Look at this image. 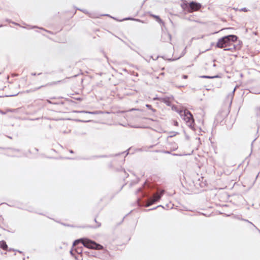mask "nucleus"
<instances>
[{
  "mask_svg": "<svg viewBox=\"0 0 260 260\" xmlns=\"http://www.w3.org/2000/svg\"><path fill=\"white\" fill-rule=\"evenodd\" d=\"M153 188V185L151 183H148L147 181L144 183L143 188L139 187L136 191V194L141 192L143 198L146 199L143 201V204H146V207H149L152 204L159 202L164 193V190H161L157 194H155L152 196L150 195V191Z\"/></svg>",
  "mask_w": 260,
  "mask_h": 260,
  "instance_id": "1",
  "label": "nucleus"
},
{
  "mask_svg": "<svg viewBox=\"0 0 260 260\" xmlns=\"http://www.w3.org/2000/svg\"><path fill=\"white\" fill-rule=\"evenodd\" d=\"M238 37L235 35L224 36L218 39L215 45L218 48H224V51H233L235 50L236 46L233 43L237 41Z\"/></svg>",
  "mask_w": 260,
  "mask_h": 260,
  "instance_id": "2",
  "label": "nucleus"
},
{
  "mask_svg": "<svg viewBox=\"0 0 260 260\" xmlns=\"http://www.w3.org/2000/svg\"><path fill=\"white\" fill-rule=\"evenodd\" d=\"M81 243L84 247L88 249H98L103 248V245L87 238H82L74 241L73 244Z\"/></svg>",
  "mask_w": 260,
  "mask_h": 260,
  "instance_id": "3",
  "label": "nucleus"
},
{
  "mask_svg": "<svg viewBox=\"0 0 260 260\" xmlns=\"http://www.w3.org/2000/svg\"><path fill=\"white\" fill-rule=\"evenodd\" d=\"M182 118L186 122L187 125L192 131H195V123L193 115L188 110H185Z\"/></svg>",
  "mask_w": 260,
  "mask_h": 260,
  "instance_id": "4",
  "label": "nucleus"
},
{
  "mask_svg": "<svg viewBox=\"0 0 260 260\" xmlns=\"http://www.w3.org/2000/svg\"><path fill=\"white\" fill-rule=\"evenodd\" d=\"M181 7L183 9L190 12L200 9L202 7V5L194 1H190L189 3L185 2L181 5Z\"/></svg>",
  "mask_w": 260,
  "mask_h": 260,
  "instance_id": "5",
  "label": "nucleus"
},
{
  "mask_svg": "<svg viewBox=\"0 0 260 260\" xmlns=\"http://www.w3.org/2000/svg\"><path fill=\"white\" fill-rule=\"evenodd\" d=\"M97 250H100L101 251L100 252L99 258L101 259H108L110 254L109 252L107 249L105 248L103 246V248H98Z\"/></svg>",
  "mask_w": 260,
  "mask_h": 260,
  "instance_id": "6",
  "label": "nucleus"
},
{
  "mask_svg": "<svg viewBox=\"0 0 260 260\" xmlns=\"http://www.w3.org/2000/svg\"><path fill=\"white\" fill-rule=\"evenodd\" d=\"M174 99V96L171 95L170 96H165L164 98H159L158 100L161 102L165 103L168 106H171V101Z\"/></svg>",
  "mask_w": 260,
  "mask_h": 260,
  "instance_id": "7",
  "label": "nucleus"
},
{
  "mask_svg": "<svg viewBox=\"0 0 260 260\" xmlns=\"http://www.w3.org/2000/svg\"><path fill=\"white\" fill-rule=\"evenodd\" d=\"M171 35L167 32H163L161 34V40L164 42H169L171 40Z\"/></svg>",
  "mask_w": 260,
  "mask_h": 260,
  "instance_id": "8",
  "label": "nucleus"
},
{
  "mask_svg": "<svg viewBox=\"0 0 260 260\" xmlns=\"http://www.w3.org/2000/svg\"><path fill=\"white\" fill-rule=\"evenodd\" d=\"M0 248L4 250H6L8 249V245L5 241L2 240L0 241Z\"/></svg>",
  "mask_w": 260,
  "mask_h": 260,
  "instance_id": "9",
  "label": "nucleus"
},
{
  "mask_svg": "<svg viewBox=\"0 0 260 260\" xmlns=\"http://www.w3.org/2000/svg\"><path fill=\"white\" fill-rule=\"evenodd\" d=\"M107 157L108 156L107 155H92L89 157V158H86V159H94L95 158H105Z\"/></svg>",
  "mask_w": 260,
  "mask_h": 260,
  "instance_id": "10",
  "label": "nucleus"
},
{
  "mask_svg": "<svg viewBox=\"0 0 260 260\" xmlns=\"http://www.w3.org/2000/svg\"><path fill=\"white\" fill-rule=\"evenodd\" d=\"M151 16L154 18L155 19V20L160 24H162V25L165 24L164 21L162 20V19L160 18L159 16L155 15L154 14H151Z\"/></svg>",
  "mask_w": 260,
  "mask_h": 260,
  "instance_id": "11",
  "label": "nucleus"
},
{
  "mask_svg": "<svg viewBox=\"0 0 260 260\" xmlns=\"http://www.w3.org/2000/svg\"><path fill=\"white\" fill-rule=\"evenodd\" d=\"M124 20H134V21H138V22L142 21V20H141L139 19L134 18L132 17H128L124 18L122 19V20H119V21H124Z\"/></svg>",
  "mask_w": 260,
  "mask_h": 260,
  "instance_id": "12",
  "label": "nucleus"
},
{
  "mask_svg": "<svg viewBox=\"0 0 260 260\" xmlns=\"http://www.w3.org/2000/svg\"><path fill=\"white\" fill-rule=\"evenodd\" d=\"M75 252L78 254H81L82 256H83L84 250L82 247L77 248L75 249Z\"/></svg>",
  "mask_w": 260,
  "mask_h": 260,
  "instance_id": "13",
  "label": "nucleus"
},
{
  "mask_svg": "<svg viewBox=\"0 0 260 260\" xmlns=\"http://www.w3.org/2000/svg\"><path fill=\"white\" fill-rule=\"evenodd\" d=\"M77 112L88 113V114H94V115L97 114L98 113V111H77Z\"/></svg>",
  "mask_w": 260,
  "mask_h": 260,
  "instance_id": "14",
  "label": "nucleus"
},
{
  "mask_svg": "<svg viewBox=\"0 0 260 260\" xmlns=\"http://www.w3.org/2000/svg\"><path fill=\"white\" fill-rule=\"evenodd\" d=\"M91 256L99 258V257H100V252L92 251L91 253Z\"/></svg>",
  "mask_w": 260,
  "mask_h": 260,
  "instance_id": "15",
  "label": "nucleus"
},
{
  "mask_svg": "<svg viewBox=\"0 0 260 260\" xmlns=\"http://www.w3.org/2000/svg\"><path fill=\"white\" fill-rule=\"evenodd\" d=\"M159 207H161L162 208H163L164 209H167L168 208H169V204H166V207H164L162 206V205H159L158 206H157L155 208H151V209H149V210H154L155 209H156V208H158Z\"/></svg>",
  "mask_w": 260,
  "mask_h": 260,
  "instance_id": "16",
  "label": "nucleus"
},
{
  "mask_svg": "<svg viewBox=\"0 0 260 260\" xmlns=\"http://www.w3.org/2000/svg\"><path fill=\"white\" fill-rule=\"evenodd\" d=\"M176 112H177L179 115L180 116H181V117L182 118V117L183 116V115H184V113H185V110H178L177 111H176Z\"/></svg>",
  "mask_w": 260,
  "mask_h": 260,
  "instance_id": "17",
  "label": "nucleus"
},
{
  "mask_svg": "<svg viewBox=\"0 0 260 260\" xmlns=\"http://www.w3.org/2000/svg\"><path fill=\"white\" fill-rule=\"evenodd\" d=\"M146 107L148 109H149L151 110L152 112H156V109H153V108H152V106H151V105H150V104H146Z\"/></svg>",
  "mask_w": 260,
  "mask_h": 260,
  "instance_id": "18",
  "label": "nucleus"
},
{
  "mask_svg": "<svg viewBox=\"0 0 260 260\" xmlns=\"http://www.w3.org/2000/svg\"><path fill=\"white\" fill-rule=\"evenodd\" d=\"M200 78L205 79H213V76L202 75L200 76Z\"/></svg>",
  "mask_w": 260,
  "mask_h": 260,
  "instance_id": "19",
  "label": "nucleus"
},
{
  "mask_svg": "<svg viewBox=\"0 0 260 260\" xmlns=\"http://www.w3.org/2000/svg\"><path fill=\"white\" fill-rule=\"evenodd\" d=\"M91 251H84L83 255H85V256H91Z\"/></svg>",
  "mask_w": 260,
  "mask_h": 260,
  "instance_id": "20",
  "label": "nucleus"
},
{
  "mask_svg": "<svg viewBox=\"0 0 260 260\" xmlns=\"http://www.w3.org/2000/svg\"><path fill=\"white\" fill-rule=\"evenodd\" d=\"M170 133L171 134V135L169 136V137H170V138H172L179 134L178 132H170Z\"/></svg>",
  "mask_w": 260,
  "mask_h": 260,
  "instance_id": "21",
  "label": "nucleus"
},
{
  "mask_svg": "<svg viewBox=\"0 0 260 260\" xmlns=\"http://www.w3.org/2000/svg\"><path fill=\"white\" fill-rule=\"evenodd\" d=\"M172 110H173V111H177V110H178L177 107L175 105H172Z\"/></svg>",
  "mask_w": 260,
  "mask_h": 260,
  "instance_id": "22",
  "label": "nucleus"
},
{
  "mask_svg": "<svg viewBox=\"0 0 260 260\" xmlns=\"http://www.w3.org/2000/svg\"><path fill=\"white\" fill-rule=\"evenodd\" d=\"M128 150H129V149H127L126 151H123V152H122V153H118V154H116L115 155V156H118V155H120V154H124V153H125V152H126V154H125V156H126V155L128 154Z\"/></svg>",
  "mask_w": 260,
  "mask_h": 260,
  "instance_id": "23",
  "label": "nucleus"
},
{
  "mask_svg": "<svg viewBox=\"0 0 260 260\" xmlns=\"http://www.w3.org/2000/svg\"><path fill=\"white\" fill-rule=\"evenodd\" d=\"M241 220H243V221H246V222H248V223H249L251 224V225H253V224H253V223H252L251 221H249V220H247V219H245L242 218V219H241Z\"/></svg>",
  "mask_w": 260,
  "mask_h": 260,
  "instance_id": "24",
  "label": "nucleus"
},
{
  "mask_svg": "<svg viewBox=\"0 0 260 260\" xmlns=\"http://www.w3.org/2000/svg\"><path fill=\"white\" fill-rule=\"evenodd\" d=\"M78 10L83 12L85 14H88V11L86 10H85V9H77Z\"/></svg>",
  "mask_w": 260,
  "mask_h": 260,
  "instance_id": "25",
  "label": "nucleus"
},
{
  "mask_svg": "<svg viewBox=\"0 0 260 260\" xmlns=\"http://www.w3.org/2000/svg\"><path fill=\"white\" fill-rule=\"evenodd\" d=\"M102 16H109V17H110L112 18L113 19H115V20H117V19L116 18H115V17H112V16H110V15H109V14H104V15H102Z\"/></svg>",
  "mask_w": 260,
  "mask_h": 260,
  "instance_id": "26",
  "label": "nucleus"
},
{
  "mask_svg": "<svg viewBox=\"0 0 260 260\" xmlns=\"http://www.w3.org/2000/svg\"><path fill=\"white\" fill-rule=\"evenodd\" d=\"M70 254H71L72 256L75 257L76 258V257L75 256V255L74 254V253L73 252V250H70Z\"/></svg>",
  "mask_w": 260,
  "mask_h": 260,
  "instance_id": "27",
  "label": "nucleus"
},
{
  "mask_svg": "<svg viewBox=\"0 0 260 260\" xmlns=\"http://www.w3.org/2000/svg\"><path fill=\"white\" fill-rule=\"evenodd\" d=\"M7 251H16V249H14V248H9L8 247V249L7 250Z\"/></svg>",
  "mask_w": 260,
  "mask_h": 260,
  "instance_id": "28",
  "label": "nucleus"
},
{
  "mask_svg": "<svg viewBox=\"0 0 260 260\" xmlns=\"http://www.w3.org/2000/svg\"><path fill=\"white\" fill-rule=\"evenodd\" d=\"M38 28V26H32V27H31V28ZM39 28H40V29H42V30H45V31H46L45 29H44V28H43L42 27H39Z\"/></svg>",
  "mask_w": 260,
  "mask_h": 260,
  "instance_id": "29",
  "label": "nucleus"
},
{
  "mask_svg": "<svg viewBox=\"0 0 260 260\" xmlns=\"http://www.w3.org/2000/svg\"><path fill=\"white\" fill-rule=\"evenodd\" d=\"M220 77H221V76L219 75H215V76H213V79L217 78H220Z\"/></svg>",
  "mask_w": 260,
  "mask_h": 260,
  "instance_id": "30",
  "label": "nucleus"
},
{
  "mask_svg": "<svg viewBox=\"0 0 260 260\" xmlns=\"http://www.w3.org/2000/svg\"><path fill=\"white\" fill-rule=\"evenodd\" d=\"M188 75H182V78H183V79H187V78H188Z\"/></svg>",
  "mask_w": 260,
  "mask_h": 260,
  "instance_id": "31",
  "label": "nucleus"
},
{
  "mask_svg": "<svg viewBox=\"0 0 260 260\" xmlns=\"http://www.w3.org/2000/svg\"><path fill=\"white\" fill-rule=\"evenodd\" d=\"M94 221L98 224V227H100L101 225V223L98 222L96 218H94Z\"/></svg>",
  "mask_w": 260,
  "mask_h": 260,
  "instance_id": "32",
  "label": "nucleus"
},
{
  "mask_svg": "<svg viewBox=\"0 0 260 260\" xmlns=\"http://www.w3.org/2000/svg\"><path fill=\"white\" fill-rule=\"evenodd\" d=\"M253 226L260 233V230L257 228L254 224H253Z\"/></svg>",
  "mask_w": 260,
  "mask_h": 260,
  "instance_id": "33",
  "label": "nucleus"
},
{
  "mask_svg": "<svg viewBox=\"0 0 260 260\" xmlns=\"http://www.w3.org/2000/svg\"><path fill=\"white\" fill-rule=\"evenodd\" d=\"M253 226L260 233V230L257 228L254 224H253Z\"/></svg>",
  "mask_w": 260,
  "mask_h": 260,
  "instance_id": "34",
  "label": "nucleus"
},
{
  "mask_svg": "<svg viewBox=\"0 0 260 260\" xmlns=\"http://www.w3.org/2000/svg\"><path fill=\"white\" fill-rule=\"evenodd\" d=\"M177 58H171L168 59V60H169V61H174V60H177Z\"/></svg>",
  "mask_w": 260,
  "mask_h": 260,
  "instance_id": "35",
  "label": "nucleus"
},
{
  "mask_svg": "<svg viewBox=\"0 0 260 260\" xmlns=\"http://www.w3.org/2000/svg\"><path fill=\"white\" fill-rule=\"evenodd\" d=\"M174 125L175 126H178V122L177 121H174Z\"/></svg>",
  "mask_w": 260,
  "mask_h": 260,
  "instance_id": "36",
  "label": "nucleus"
},
{
  "mask_svg": "<svg viewBox=\"0 0 260 260\" xmlns=\"http://www.w3.org/2000/svg\"><path fill=\"white\" fill-rule=\"evenodd\" d=\"M241 11H243V12H247V9L246 8H243L241 9Z\"/></svg>",
  "mask_w": 260,
  "mask_h": 260,
  "instance_id": "37",
  "label": "nucleus"
},
{
  "mask_svg": "<svg viewBox=\"0 0 260 260\" xmlns=\"http://www.w3.org/2000/svg\"><path fill=\"white\" fill-rule=\"evenodd\" d=\"M186 53V48H184L183 51L182 52V55H184L185 53Z\"/></svg>",
  "mask_w": 260,
  "mask_h": 260,
  "instance_id": "38",
  "label": "nucleus"
},
{
  "mask_svg": "<svg viewBox=\"0 0 260 260\" xmlns=\"http://www.w3.org/2000/svg\"><path fill=\"white\" fill-rule=\"evenodd\" d=\"M163 152L165 154H170L171 152L169 151H163Z\"/></svg>",
  "mask_w": 260,
  "mask_h": 260,
  "instance_id": "39",
  "label": "nucleus"
},
{
  "mask_svg": "<svg viewBox=\"0 0 260 260\" xmlns=\"http://www.w3.org/2000/svg\"><path fill=\"white\" fill-rule=\"evenodd\" d=\"M235 89H236V88H234V90L232 91V93L231 94V96H232V98L234 96V92L235 91Z\"/></svg>",
  "mask_w": 260,
  "mask_h": 260,
  "instance_id": "40",
  "label": "nucleus"
},
{
  "mask_svg": "<svg viewBox=\"0 0 260 260\" xmlns=\"http://www.w3.org/2000/svg\"><path fill=\"white\" fill-rule=\"evenodd\" d=\"M17 94H15V95H5V96H15ZM2 97H4V96H0V98H2Z\"/></svg>",
  "mask_w": 260,
  "mask_h": 260,
  "instance_id": "41",
  "label": "nucleus"
},
{
  "mask_svg": "<svg viewBox=\"0 0 260 260\" xmlns=\"http://www.w3.org/2000/svg\"><path fill=\"white\" fill-rule=\"evenodd\" d=\"M199 214L200 215H204L205 216H208L206 214H205L204 213H202V212H199Z\"/></svg>",
  "mask_w": 260,
  "mask_h": 260,
  "instance_id": "42",
  "label": "nucleus"
},
{
  "mask_svg": "<svg viewBox=\"0 0 260 260\" xmlns=\"http://www.w3.org/2000/svg\"><path fill=\"white\" fill-rule=\"evenodd\" d=\"M141 198H138L137 199V202L138 203V204H140V201H141Z\"/></svg>",
  "mask_w": 260,
  "mask_h": 260,
  "instance_id": "43",
  "label": "nucleus"
},
{
  "mask_svg": "<svg viewBox=\"0 0 260 260\" xmlns=\"http://www.w3.org/2000/svg\"><path fill=\"white\" fill-rule=\"evenodd\" d=\"M0 113L3 114V115H4L6 114V112L3 111L2 110H0Z\"/></svg>",
  "mask_w": 260,
  "mask_h": 260,
  "instance_id": "44",
  "label": "nucleus"
},
{
  "mask_svg": "<svg viewBox=\"0 0 260 260\" xmlns=\"http://www.w3.org/2000/svg\"><path fill=\"white\" fill-rule=\"evenodd\" d=\"M17 251V252H19V253H22V254H23V252L22 251H20V250H16V251Z\"/></svg>",
  "mask_w": 260,
  "mask_h": 260,
  "instance_id": "45",
  "label": "nucleus"
},
{
  "mask_svg": "<svg viewBox=\"0 0 260 260\" xmlns=\"http://www.w3.org/2000/svg\"><path fill=\"white\" fill-rule=\"evenodd\" d=\"M185 138H186V140H189V137L188 135H186L185 136Z\"/></svg>",
  "mask_w": 260,
  "mask_h": 260,
  "instance_id": "46",
  "label": "nucleus"
},
{
  "mask_svg": "<svg viewBox=\"0 0 260 260\" xmlns=\"http://www.w3.org/2000/svg\"><path fill=\"white\" fill-rule=\"evenodd\" d=\"M78 101H81L82 100V98H78L76 99Z\"/></svg>",
  "mask_w": 260,
  "mask_h": 260,
  "instance_id": "47",
  "label": "nucleus"
},
{
  "mask_svg": "<svg viewBox=\"0 0 260 260\" xmlns=\"http://www.w3.org/2000/svg\"><path fill=\"white\" fill-rule=\"evenodd\" d=\"M43 86H40V87H37V88H36L35 89V90L39 89H40L42 87H43Z\"/></svg>",
  "mask_w": 260,
  "mask_h": 260,
  "instance_id": "48",
  "label": "nucleus"
},
{
  "mask_svg": "<svg viewBox=\"0 0 260 260\" xmlns=\"http://www.w3.org/2000/svg\"><path fill=\"white\" fill-rule=\"evenodd\" d=\"M69 152H70L71 153H74V151L73 150H69Z\"/></svg>",
  "mask_w": 260,
  "mask_h": 260,
  "instance_id": "49",
  "label": "nucleus"
},
{
  "mask_svg": "<svg viewBox=\"0 0 260 260\" xmlns=\"http://www.w3.org/2000/svg\"><path fill=\"white\" fill-rule=\"evenodd\" d=\"M31 75L32 76H36V75H37V74H36V73H32L31 74Z\"/></svg>",
  "mask_w": 260,
  "mask_h": 260,
  "instance_id": "50",
  "label": "nucleus"
},
{
  "mask_svg": "<svg viewBox=\"0 0 260 260\" xmlns=\"http://www.w3.org/2000/svg\"><path fill=\"white\" fill-rule=\"evenodd\" d=\"M133 110H139V109H134V108H133V109H132L131 110V111H133Z\"/></svg>",
  "mask_w": 260,
  "mask_h": 260,
  "instance_id": "51",
  "label": "nucleus"
},
{
  "mask_svg": "<svg viewBox=\"0 0 260 260\" xmlns=\"http://www.w3.org/2000/svg\"><path fill=\"white\" fill-rule=\"evenodd\" d=\"M233 29V28H231V27H230V28H225L222 29L221 30H224V29Z\"/></svg>",
  "mask_w": 260,
  "mask_h": 260,
  "instance_id": "52",
  "label": "nucleus"
},
{
  "mask_svg": "<svg viewBox=\"0 0 260 260\" xmlns=\"http://www.w3.org/2000/svg\"><path fill=\"white\" fill-rule=\"evenodd\" d=\"M8 138H9V139H12V137H11V136H8Z\"/></svg>",
  "mask_w": 260,
  "mask_h": 260,
  "instance_id": "53",
  "label": "nucleus"
},
{
  "mask_svg": "<svg viewBox=\"0 0 260 260\" xmlns=\"http://www.w3.org/2000/svg\"><path fill=\"white\" fill-rule=\"evenodd\" d=\"M5 148L4 147H0V149H5Z\"/></svg>",
  "mask_w": 260,
  "mask_h": 260,
  "instance_id": "54",
  "label": "nucleus"
},
{
  "mask_svg": "<svg viewBox=\"0 0 260 260\" xmlns=\"http://www.w3.org/2000/svg\"><path fill=\"white\" fill-rule=\"evenodd\" d=\"M218 31H215L213 33V34H217Z\"/></svg>",
  "mask_w": 260,
  "mask_h": 260,
  "instance_id": "55",
  "label": "nucleus"
},
{
  "mask_svg": "<svg viewBox=\"0 0 260 260\" xmlns=\"http://www.w3.org/2000/svg\"><path fill=\"white\" fill-rule=\"evenodd\" d=\"M216 64H215V63H214V64H213V67H216Z\"/></svg>",
  "mask_w": 260,
  "mask_h": 260,
  "instance_id": "56",
  "label": "nucleus"
},
{
  "mask_svg": "<svg viewBox=\"0 0 260 260\" xmlns=\"http://www.w3.org/2000/svg\"><path fill=\"white\" fill-rule=\"evenodd\" d=\"M13 24H15V25H18V24H17V23H15V22H13Z\"/></svg>",
  "mask_w": 260,
  "mask_h": 260,
  "instance_id": "57",
  "label": "nucleus"
},
{
  "mask_svg": "<svg viewBox=\"0 0 260 260\" xmlns=\"http://www.w3.org/2000/svg\"><path fill=\"white\" fill-rule=\"evenodd\" d=\"M41 74H42V73H40L38 74V75H40Z\"/></svg>",
  "mask_w": 260,
  "mask_h": 260,
  "instance_id": "58",
  "label": "nucleus"
},
{
  "mask_svg": "<svg viewBox=\"0 0 260 260\" xmlns=\"http://www.w3.org/2000/svg\"><path fill=\"white\" fill-rule=\"evenodd\" d=\"M23 260H25V257H23Z\"/></svg>",
  "mask_w": 260,
  "mask_h": 260,
  "instance_id": "59",
  "label": "nucleus"
},
{
  "mask_svg": "<svg viewBox=\"0 0 260 260\" xmlns=\"http://www.w3.org/2000/svg\"><path fill=\"white\" fill-rule=\"evenodd\" d=\"M203 37H204V36L203 35V36H202L201 38H203Z\"/></svg>",
  "mask_w": 260,
  "mask_h": 260,
  "instance_id": "60",
  "label": "nucleus"
},
{
  "mask_svg": "<svg viewBox=\"0 0 260 260\" xmlns=\"http://www.w3.org/2000/svg\"><path fill=\"white\" fill-rule=\"evenodd\" d=\"M173 155H177V154H173Z\"/></svg>",
  "mask_w": 260,
  "mask_h": 260,
  "instance_id": "61",
  "label": "nucleus"
},
{
  "mask_svg": "<svg viewBox=\"0 0 260 260\" xmlns=\"http://www.w3.org/2000/svg\"><path fill=\"white\" fill-rule=\"evenodd\" d=\"M213 44H214V43H211V45H213Z\"/></svg>",
  "mask_w": 260,
  "mask_h": 260,
  "instance_id": "62",
  "label": "nucleus"
},
{
  "mask_svg": "<svg viewBox=\"0 0 260 260\" xmlns=\"http://www.w3.org/2000/svg\"><path fill=\"white\" fill-rule=\"evenodd\" d=\"M126 177H127L128 176V174H126Z\"/></svg>",
  "mask_w": 260,
  "mask_h": 260,
  "instance_id": "63",
  "label": "nucleus"
},
{
  "mask_svg": "<svg viewBox=\"0 0 260 260\" xmlns=\"http://www.w3.org/2000/svg\"><path fill=\"white\" fill-rule=\"evenodd\" d=\"M183 87V86H179V87Z\"/></svg>",
  "mask_w": 260,
  "mask_h": 260,
  "instance_id": "64",
  "label": "nucleus"
}]
</instances>
